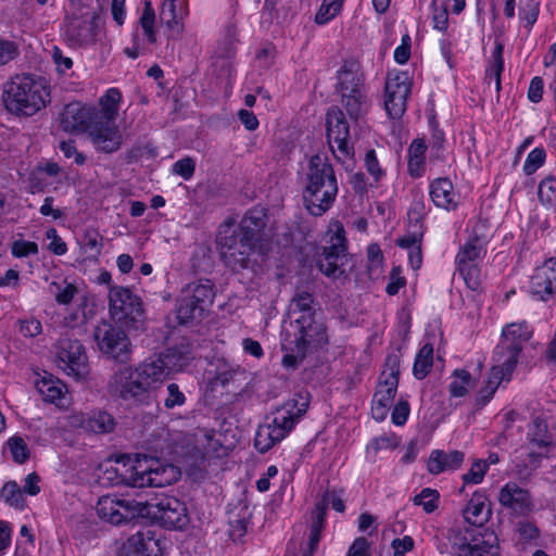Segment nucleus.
<instances>
[{
    "label": "nucleus",
    "mask_w": 556,
    "mask_h": 556,
    "mask_svg": "<svg viewBox=\"0 0 556 556\" xmlns=\"http://www.w3.org/2000/svg\"><path fill=\"white\" fill-rule=\"evenodd\" d=\"M4 109L17 117H31L50 102L47 80L31 74H16L2 86Z\"/></svg>",
    "instance_id": "obj_1"
},
{
    "label": "nucleus",
    "mask_w": 556,
    "mask_h": 556,
    "mask_svg": "<svg viewBox=\"0 0 556 556\" xmlns=\"http://www.w3.org/2000/svg\"><path fill=\"white\" fill-rule=\"evenodd\" d=\"M338 193V182L327 157L319 154L311 156L305 173L303 199L309 213L315 216L328 211Z\"/></svg>",
    "instance_id": "obj_2"
},
{
    "label": "nucleus",
    "mask_w": 556,
    "mask_h": 556,
    "mask_svg": "<svg viewBox=\"0 0 556 556\" xmlns=\"http://www.w3.org/2000/svg\"><path fill=\"white\" fill-rule=\"evenodd\" d=\"M277 408L273 414V419L258 426L254 446L261 453H266L275 444L283 440L294 428L295 424L305 414L308 402L301 394L296 395Z\"/></svg>",
    "instance_id": "obj_3"
},
{
    "label": "nucleus",
    "mask_w": 556,
    "mask_h": 556,
    "mask_svg": "<svg viewBox=\"0 0 556 556\" xmlns=\"http://www.w3.org/2000/svg\"><path fill=\"white\" fill-rule=\"evenodd\" d=\"M117 480L132 488L155 486L162 488L172 484L178 477V470L172 465H164L152 457H137L129 466L116 468Z\"/></svg>",
    "instance_id": "obj_4"
},
{
    "label": "nucleus",
    "mask_w": 556,
    "mask_h": 556,
    "mask_svg": "<svg viewBox=\"0 0 556 556\" xmlns=\"http://www.w3.org/2000/svg\"><path fill=\"white\" fill-rule=\"evenodd\" d=\"M452 552L457 556H498L497 536L465 525H453L446 533Z\"/></svg>",
    "instance_id": "obj_5"
},
{
    "label": "nucleus",
    "mask_w": 556,
    "mask_h": 556,
    "mask_svg": "<svg viewBox=\"0 0 556 556\" xmlns=\"http://www.w3.org/2000/svg\"><path fill=\"white\" fill-rule=\"evenodd\" d=\"M220 257L232 271H240L253 265L257 247L242 237L231 223L220 226L217 237Z\"/></svg>",
    "instance_id": "obj_6"
},
{
    "label": "nucleus",
    "mask_w": 556,
    "mask_h": 556,
    "mask_svg": "<svg viewBox=\"0 0 556 556\" xmlns=\"http://www.w3.org/2000/svg\"><path fill=\"white\" fill-rule=\"evenodd\" d=\"M137 514L159 521L168 529H182L189 522L186 505L168 495H159L146 502H138Z\"/></svg>",
    "instance_id": "obj_7"
},
{
    "label": "nucleus",
    "mask_w": 556,
    "mask_h": 556,
    "mask_svg": "<svg viewBox=\"0 0 556 556\" xmlns=\"http://www.w3.org/2000/svg\"><path fill=\"white\" fill-rule=\"evenodd\" d=\"M109 313L113 320L127 328L138 329L143 323L141 299L126 287H110Z\"/></svg>",
    "instance_id": "obj_8"
},
{
    "label": "nucleus",
    "mask_w": 556,
    "mask_h": 556,
    "mask_svg": "<svg viewBox=\"0 0 556 556\" xmlns=\"http://www.w3.org/2000/svg\"><path fill=\"white\" fill-rule=\"evenodd\" d=\"M214 285L210 280L188 283L182 290L177 304V318L180 324H188L201 317L213 304Z\"/></svg>",
    "instance_id": "obj_9"
},
{
    "label": "nucleus",
    "mask_w": 556,
    "mask_h": 556,
    "mask_svg": "<svg viewBox=\"0 0 556 556\" xmlns=\"http://www.w3.org/2000/svg\"><path fill=\"white\" fill-rule=\"evenodd\" d=\"M386 367L371 402V415L377 421L386 419L396 395L400 374L397 356L389 355L386 359Z\"/></svg>",
    "instance_id": "obj_10"
},
{
    "label": "nucleus",
    "mask_w": 556,
    "mask_h": 556,
    "mask_svg": "<svg viewBox=\"0 0 556 556\" xmlns=\"http://www.w3.org/2000/svg\"><path fill=\"white\" fill-rule=\"evenodd\" d=\"M532 334L533 329L525 320L506 325L502 330L501 341L494 349L493 359L517 366L523 345Z\"/></svg>",
    "instance_id": "obj_11"
},
{
    "label": "nucleus",
    "mask_w": 556,
    "mask_h": 556,
    "mask_svg": "<svg viewBox=\"0 0 556 556\" xmlns=\"http://www.w3.org/2000/svg\"><path fill=\"white\" fill-rule=\"evenodd\" d=\"M108 389L112 396L126 402L139 403L149 399L140 376L132 366H123L114 371Z\"/></svg>",
    "instance_id": "obj_12"
},
{
    "label": "nucleus",
    "mask_w": 556,
    "mask_h": 556,
    "mask_svg": "<svg viewBox=\"0 0 556 556\" xmlns=\"http://www.w3.org/2000/svg\"><path fill=\"white\" fill-rule=\"evenodd\" d=\"M93 338L103 354L119 362L128 359L131 344L121 328L102 320L94 327Z\"/></svg>",
    "instance_id": "obj_13"
},
{
    "label": "nucleus",
    "mask_w": 556,
    "mask_h": 556,
    "mask_svg": "<svg viewBox=\"0 0 556 556\" xmlns=\"http://www.w3.org/2000/svg\"><path fill=\"white\" fill-rule=\"evenodd\" d=\"M56 364L67 376L85 379L89 372L84 345L78 340L63 338L56 345Z\"/></svg>",
    "instance_id": "obj_14"
},
{
    "label": "nucleus",
    "mask_w": 556,
    "mask_h": 556,
    "mask_svg": "<svg viewBox=\"0 0 556 556\" xmlns=\"http://www.w3.org/2000/svg\"><path fill=\"white\" fill-rule=\"evenodd\" d=\"M412 91V78L407 72H391L384 84V108L392 118H400L406 111Z\"/></svg>",
    "instance_id": "obj_15"
},
{
    "label": "nucleus",
    "mask_w": 556,
    "mask_h": 556,
    "mask_svg": "<svg viewBox=\"0 0 556 556\" xmlns=\"http://www.w3.org/2000/svg\"><path fill=\"white\" fill-rule=\"evenodd\" d=\"M327 137L330 148L339 161L350 159L354 154L350 144V128L343 112L333 108L327 113Z\"/></svg>",
    "instance_id": "obj_16"
},
{
    "label": "nucleus",
    "mask_w": 556,
    "mask_h": 556,
    "mask_svg": "<svg viewBox=\"0 0 556 556\" xmlns=\"http://www.w3.org/2000/svg\"><path fill=\"white\" fill-rule=\"evenodd\" d=\"M294 323V344L301 356H305L309 348H318L327 342L326 327L316 316L296 317Z\"/></svg>",
    "instance_id": "obj_17"
},
{
    "label": "nucleus",
    "mask_w": 556,
    "mask_h": 556,
    "mask_svg": "<svg viewBox=\"0 0 556 556\" xmlns=\"http://www.w3.org/2000/svg\"><path fill=\"white\" fill-rule=\"evenodd\" d=\"M529 291L533 298L543 302L556 296V257H549L535 267L530 277Z\"/></svg>",
    "instance_id": "obj_18"
},
{
    "label": "nucleus",
    "mask_w": 556,
    "mask_h": 556,
    "mask_svg": "<svg viewBox=\"0 0 556 556\" xmlns=\"http://www.w3.org/2000/svg\"><path fill=\"white\" fill-rule=\"evenodd\" d=\"M267 222L266 210L255 206L243 215L236 230L261 250L262 242L269 238Z\"/></svg>",
    "instance_id": "obj_19"
},
{
    "label": "nucleus",
    "mask_w": 556,
    "mask_h": 556,
    "mask_svg": "<svg viewBox=\"0 0 556 556\" xmlns=\"http://www.w3.org/2000/svg\"><path fill=\"white\" fill-rule=\"evenodd\" d=\"M88 135L96 150L104 153L116 152L123 143V135L116 122L93 119Z\"/></svg>",
    "instance_id": "obj_20"
},
{
    "label": "nucleus",
    "mask_w": 556,
    "mask_h": 556,
    "mask_svg": "<svg viewBox=\"0 0 556 556\" xmlns=\"http://www.w3.org/2000/svg\"><path fill=\"white\" fill-rule=\"evenodd\" d=\"M137 503L134 502L131 505L129 502L105 495L99 498L96 509L102 520L117 526L138 515Z\"/></svg>",
    "instance_id": "obj_21"
},
{
    "label": "nucleus",
    "mask_w": 556,
    "mask_h": 556,
    "mask_svg": "<svg viewBox=\"0 0 556 556\" xmlns=\"http://www.w3.org/2000/svg\"><path fill=\"white\" fill-rule=\"evenodd\" d=\"M500 504L517 515H526L532 508V500L526 489L516 482H507L498 493Z\"/></svg>",
    "instance_id": "obj_22"
},
{
    "label": "nucleus",
    "mask_w": 556,
    "mask_h": 556,
    "mask_svg": "<svg viewBox=\"0 0 556 556\" xmlns=\"http://www.w3.org/2000/svg\"><path fill=\"white\" fill-rule=\"evenodd\" d=\"M429 195L433 204L445 211H455L460 202V195L453 182L446 177L432 180L429 185Z\"/></svg>",
    "instance_id": "obj_23"
},
{
    "label": "nucleus",
    "mask_w": 556,
    "mask_h": 556,
    "mask_svg": "<svg viewBox=\"0 0 556 556\" xmlns=\"http://www.w3.org/2000/svg\"><path fill=\"white\" fill-rule=\"evenodd\" d=\"M527 437L532 450L528 454L529 464L526 465V467H529L530 470H533L538 467L539 460L542 456L540 453H536L534 448H541L551 445L553 442V435L547 429L546 421L541 417H535L529 425Z\"/></svg>",
    "instance_id": "obj_24"
},
{
    "label": "nucleus",
    "mask_w": 556,
    "mask_h": 556,
    "mask_svg": "<svg viewBox=\"0 0 556 556\" xmlns=\"http://www.w3.org/2000/svg\"><path fill=\"white\" fill-rule=\"evenodd\" d=\"M122 549L131 556H161V544L154 533L149 530H141L128 538Z\"/></svg>",
    "instance_id": "obj_25"
},
{
    "label": "nucleus",
    "mask_w": 556,
    "mask_h": 556,
    "mask_svg": "<svg viewBox=\"0 0 556 556\" xmlns=\"http://www.w3.org/2000/svg\"><path fill=\"white\" fill-rule=\"evenodd\" d=\"M165 368H167L166 364H163L157 356L149 357L136 366L148 396L169 377Z\"/></svg>",
    "instance_id": "obj_26"
},
{
    "label": "nucleus",
    "mask_w": 556,
    "mask_h": 556,
    "mask_svg": "<svg viewBox=\"0 0 556 556\" xmlns=\"http://www.w3.org/2000/svg\"><path fill=\"white\" fill-rule=\"evenodd\" d=\"M334 90L340 97V103L351 118L358 119L367 113L369 100L366 88H334Z\"/></svg>",
    "instance_id": "obj_27"
},
{
    "label": "nucleus",
    "mask_w": 556,
    "mask_h": 556,
    "mask_svg": "<svg viewBox=\"0 0 556 556\" xmlns=\"http://www.w3.org/2000/svg\"><path fill=\"white\" fill-rule=\"evenodd\" d=\"M93 121L92 108L84 106L80 103H70L62 114V125L67 131H89Z\"/></svg>",
    "instance_id": "obj_28"
},
{
    "label": "nucleus",
    "mask_w": 556,
    "mask_h": 556,
    "mask_svg": "<svg viewBox=\"0 0 556 556\" xmlns=\"http://www.w3.org/2000/svg\"><path fill=\"white\" fill-rule=\"evenodd\" d=\"M344 238L336 233L331 237V244L324 249L323 256L318 261L320 271L326 276H336L340 271V267L343 264L342 261L345 257Z\"/></svg>",
    "instance_id": "obj_29"
},
{
    "label": "nucleus",
    "mask_w": 556,
    "mask_h": 556,
    "mask_svg": "<svg viewBox=\"0 0 556 556\" xmlns=\"http://www.w3.org/2000/svg\"><path fill=\"white\" fill-rule=\"evenodd\" d=\"M492 515L490 502L484 492L476 491L463 510L465 520L472 527L480 529L489 521Z\"/></svg>",
    "instance_id": "obj_30"
},
{
    "label": "nucleus",
    "mask_w": 556,
    "mask_h": 556,
    "mask_svg": "<svg viewBox=\"0 0 556 556\" xmlns=\"http://www.w3.org/2000/svg\"><path fill=\"white\" fill-rule=\"evenodd\" d=\"M334 88H366L365 74L361 63L355 59H346L336 73Z\"/></svg>",
    "instance_id": "obj_31"
},
{
    "label": "nucleus",
    "mask_w": 556,
    "mask_h": 556,
    "mask_svg": "<svg viewBox=\"0 0 556 556\" xmlns=\"http://www.w3.org/2000/svg\"><path fill=\"white\" fill-rule=\"evenodd\" d=\"M465 460V454L460 451L444 452L433 450L427 462V469L431 475H440L444 471H454L460 468Z\"/></svg>",
    "instance_id": "obj_32"
},
{
    "label": "nucleus",
    "mask_w": 556,
    "mask_h": 556,
    "mask_svg": "<svg viewBox=\"0 0 556 556\" xmlns=\"http://www.w3.org/2000/svg\"><path fill=\"white\" fill-rule=\"evenodd\" d=\"M35 386L43 401L56 406L64 405L67 388L60 379L46 372L36 380Z\"/></svg>",
    "instance_id": "obj_33"
},
{
    "label": "nucleus",
    "mask_w": 556,
    "mask_h": 556,
    "mask_svg": "<svg viewBox=\"0 0 556 556\" xmlns=\"http://www.w3.org/2000/svg\"><path fill=\"white\" fill-rule=\"evenodd\" d=\"M122 93L117 88H110L99 99V109L92 108L93 119L116 122Z\"/></svg>",
    "instance_id": "obj_34"
},
{
    "label": "nucleus",
    "mask_w": 556,
    "mask_h": 556,
    "mask_svg": "<svg viewBox=\"0 0 556 556\" xmlns=\"http://www.w3.org/2000/svg\"><path fill=\"white\" fill-rule=\"evenodd\" d=\"M188 14L187 5L182 0H164L161 9V20L167 27L181 31L180 21Z\"/></svg>",
    "instance_id": "obj_35"
},
{
    "label": "nucleus",
    "mask_w": 556,
    "mask_h": 556,
    "mask_svg": "<svg viewBox=\"0 0 556 556\" xmlns=\"http://www.w3.org/2000/svg\"><path fill=\"white\" fill-rule=\"evenodd\" d=\"M427 147L420 139H415L408 148L407 169L412 177L419 178L425 174V154Z\"/></svg>",
    "instance_id": "obj_36"
},
{
    "label": "nucleus",
    "mask_w": 556,
    "mask_h": 556,
    "mask_svg": "<svg viewBox=\"0 0 556 556\" xmlns=\"http://www.w3.org/2000/svg\"><path fill=\"white\" fill-rule=\"evenodd\" d=\"M485 254L484 245L478 238H471L460 247L456 255L457 265L480 264Z\"/></svg>",
    "instance_id": "obj_37"
},
{
    "label": "nucleus",
    "mask_w": 556,
    "mask_h": 556,
    "mask_svg": "<svg viewBox=\"0 0 556 556\" xmlns=\"http://www.w3.org/2000/svg\"><path fill=\"white\" fill-rule=\"evenodd\" d=\"M155 21L156 16L154 9L152 8V4L149 1H146L141 15L138 20V28L135 31L139 33L140 29L143 39L149 45H154L157 41Z\"/></svg>",
    "instance_id": "obj_38"
},
{
    "label": "nucleus",
    "mask_w": 556,
    "mask_h": 556,
    "mask_svg": "<svg viewBox=\"0 0 556 556\" xmlns=\"http://www.w3.org/2000/svg\"><path fill=\"white\" fill-rule=\"evenodd\" d=\"M515 368L516 366L513 364L507 362L501 364L496 359H493V366L484 386L495 393L502 382H509L511 380Z\"/></svg>",
    "instance_id": "obj_39"
},
{
    "label": "nucleus",
    "mask_w": 556,
    "mask_h": 556,
    "mask_svg": "<svg viewBox=\"0 0 556 556\" xmlns=\"http://www.w3.org/2000/svg\"><path fill=\"white\" fill-rule=\"evenodd\" d=\"M515 368L516 366L513 364L507 362L501 364L496 359H493V366L484 386L495 393L502 382H509L511 380Z\"/></svg>",
    "instance_id": "obj_40"
},
{
    "label": "nucleus",
    "mask_w": 556,
    "mask_h": 556,
    "mask_svg": "<svg viewBox=\"0 0 556 556\" xmlns=\"http://www.w3.org/2000/svg\"><path fill=\"white\" fill-rule=\"evenodd\" d=\"M84 429L93 433H108L114 429V418L106 412H94L81 421Z\"/></svg>",
    "instance_id": "obj_41"
},
{
    "label": "nucleus",
    "mask_w": 556,
    "mask_h": 556,
    "mask_svg": "<svg viewBox=\"0 0 556 556\" xmlns=\"http://www.w3.org/2000/svg\"><path fill=\"white\" fill-rule=\"evenodd\" d=\"M433 363V345L426 343L416 355L413 374L417 379H424L430 371Z\"/></svg>",
    "instance_id": "obj_42"
},
{
    "label": "nucleus",
    "mask_w": 556,
    "mask_h": 556,
    "mask_svg": "<svg viewBox=\"0 0 556 556\" xmlns=\"http://www.w3.org/2000/svg\"><path fill=\"white\" fill-rule=\"evenodd\" d=\"M540 0H520L519 22L529 34L540 14Z\"/></svg>",
    "instance_id": "obj_43"
},
{
    "label": "nucleus",
    "mask_w": 556,
    "mask_h": 556,
    "mask_svg": "<svg viewBox=\"0 0 556 556\" xmlns=\"http://www.w3.org/2000/svg\"><path fill=\"white\" fill-rule=\"evenodd\" d=\"M194 439V450L202 456L216 451L217 441L215 440V431L205 428H199L192 433Z\"/></svg>",
    "instance_id": "obj_44"
},
{
    "label": "nucleus",
    "mask_w": 556,
    "mask_h": 556,
    "mask_svg": "<svg viewBox=\"0 0 556 556\" xmlns=\"http://www.w3.org/2000/svg\"><path fill=\"white\" fill-rule=\"evenodd\" d=\"M289 314L292 316L299 315L298 317L316 316L313 309L312 295L307 292L296 293L289 305Z\"/></svg>",
    "instance_id": "obj_45"
},
{
    "label": "nucleus",
    "mask_w": 556,
    "mask_h": 556,
    "mask_svg": "<svg viewBox=\"0 0 556 556\" xmlns=\"http://www.w3.org/2000/svg\"><path fill=\"white\" fill-rule=\"evenodd\" d=\"M50 291L54 294L55 302L60 305H68L78 293V288L71 282H51Z\"/></svg>",
    "instance_id": "obj_46"
},
{
    "label": "nucleus",
    "mask_w": 556,
    "mask_h": 556,
    "mask_svg": "<svg viewBox=\"0 0 556 556\" xmlns=\"http://www.w3.org/2000/svg\"><path fill=\"white\" fill-rule=\"evenodd\" d=\"M0 500L17 509H23L25 506L22 489L15 481H9L2 486Z\"/></svg>",
    "instance_id": "obj_47"
},
{
    "label": "nucleus",
    "mask_w": 556,
    "mask_h": 556,
    "mask_svg": "<svg viewBox=\"0 0 556 556\" xmlns=\"http://www.w3.org/2000/svg\"><path fill=\"white\" fill-rule=\"evenodd\" d=\"M538 197L542 205L556 207V177L547 176L540 181Z\"/></svg>",
    "instance_id": "obj_48"
},
{
    "label": "nucleus",
    "mask_w": 556,
    "mask_h": 556,
    "mask_svg": "<svg viewBox=\"0 0 556 556\" xmlns=\"http://www.w3.org/2000/svg\"><path fill=\"white\" fill-rule=\"evenodd\" d=\"M163 364H166V371L170 376L173 372L182 370L189 363V357L176 350H167L157 355Z\"/></svg>",
    "instance_id": "obj_49"
},
{
    "label": "nucleus",
    "mask_w": 556,
    "mask_h": 556,
    "mask_svg": "<svg viewBox=\"0 0 556 556\" xmlns=\"http://www.w3.org/2000/svg\"><path fill=\"white\" fill-rule=\"evenodd\" d=\"M452 381L450 383V392L452 396H464L471 386V375L465 369H456L453 372Z\"/></svg>",
    "instance_id": "obj_50"
},
{
    "label": "nucleus",
    "mask_w": 556,
    "mask_h": 556,
    "mask_svg": "<svg viewBox=\"0 0 556 556\" xmlns=\"http://www.w3.org/2000/svg\"><path fill=\"white\" fill-rule=\"evenodd\" d=\"M5 446L9 448L12 459L17 464H24L29 459L30 451L25 440L20 435L11 437Z\"/></svg>",
    "instance_id": "obj_51"
},
{
    "label": "nucleus",
    "mask_w": 556,
    "mask_h": 556,
    "mask_svg": "<svg viewBox=\"0 0 556 556\" xmlns=\"http://www.w3.org/2000/svg\"><path fill=\"white\" fill-rule=\"evenodd\" d=\"M425 233L424 226L417 224H408V232L396 240V244L403 249H417L420 248L421 240Z\"/></svg>",
    "instance_id": "obj_52"
},
{
    "label": "nucleus",
    "mask_w": 556,
    "mask_h": 556,
    "mask_svg": "<svg viewBox=\"0 0 556 556\" xmlns=\"http://www.w3.org/2000/svg\"><path fill=\"white\" fill-rule=\"evenodd\" d=\"M323 515V510L318 509L316 511L315 519L311 526L307 548L303 552V556H314L315 552L317 551L318 543L321 536Z\"/></svg>",
    "instance_id": "obj_53"
},
{
    "label": "nucleus",
    "mask_w": 556,
    "mask_h": 556,
    "mask_svg": "<svg viewBox=\"0 0 556 556\" xmlns=\"http://www.w3.org/2000/svg\"><path fill=\"white\" fill-rule=\"evenodd\" d=\"M342 8V0H324L315 15V22L324 25L336 17Z\"/></svg>",
    "instance_id": "obj_54"
},
{
    "label": "nucleus",
    "mask_w": 556,
    "mask_h": 556,
    "mask_svg": "<svg viewBox=\"0 0 556 556\" xmlns=\"http://www.w3.org/2000/svg\"><path fill=\"white\" fill-rule=\"evenodd\" d=\"M480 264H470V265H457V269L459 275L463 277L466 286L476 291L481 286V271Z\"/></svg>",
    "instance_id": "obj_55"
},
{
    "label": "nucleus",
    "mask_w": 556,
    "mask_h": 556,
    "mask_svg": "<svg viewBox=\"0 0 556 556\" xmlns=\"http://www.w3.org/2000/svg\"><path fill=\"white\" fill-rule=\"evenodd\" d=\"M489 470V464L483 459H476L472 462L469 470L463 475L462 479L464 484H479Z\"/></svg>",
    "instance_id": "obj_56"
},
{
    "label": "nucleus",
    "mask_w": 556,
    "mask_h": 556,
    "mask_svg": "<svg viewBox=\"0 0 556 556\" xmlns=\"http://www.w3.org/2000/svg\"><path fill=\"white\" fill-rule=\"evenodd\" d=\"M503 68L504 60L502 55V47L498 46L493 53V61L486 71V78H489L490 84L491 81H494L496 91L501 89V74L503 72Z\"/></svg>",
    "instance_id": "obj_57"
},
{
    "label": "nucleus",
    "mask_w": 556,
    "mask_h": 556,
    "mask_svg": "<svg viewBox=\"0 0 556 556\" xmlns=\"http://www.w3.org/2000/svg\"><path fill=\"white\" fill-rule=\"evenodd\" d=\"M439 493L437 490L426 488L414 497V504L422 506L428 514L438 508Z\"/></svg>",
    "instance_id": "obj_58"
},
{
    "label": "nucleus",
    "mask_w": 556,
    "mask_h": 556,
    "mask_svg": "<svg viewBox=\"0 0 556 556\" xmlns=\"http://www.w3.org/2000/svg\"><path fill=\"white\" fill-rule=\"evenodd\" d=\"M546 153L543 148L533 149L527 156L523 164V172L526 175L535 173L545 162Z\"/></svg>",
    "instance_id": "obj_59"
},
{
    "label": "nucleus",
    "mask_w": 556,
    "mask_h": 556,
    "mask_svg": "<svg viewBox=\"0 0 556 556\" xmlns=\"http://www.w3.org/2000/svg\"><path fill=\"white\" fill-rule=\"evenodd\" d=\"M167 395L164 399V406L167 409L180 407L186 403V395L177 383H169L166 388Z\"/></svg>",
    "instance_id": "obj_60"
},
{
    "label": "nucleus",
    "mask_w": 556,
    "mask_h": 556,
    "mask_svg": "<svg viewBox=\"0 0 556 556\" xmlns=\"http://www.w3.org/2000/svg\"><path fill=\"white\" fill-rule=\"evenodd\" d=\"M173 173L182 177L185 180H189L195 170V162L192 157H184L178 160L173 165Z\"/></svg>",
    "instance_id": "obj_61"
},
{
    "label": "nucleus",
    "mask_w": 556,
    "mask_h": 556,
    "mask_svg": "<svg viewBox=\"0 0 556 556\" xmlns=\"http://www.w3.org/2000/svg\"><path fill=\"white\" fill-rule=\"evenodd\" d=\"M12 255L15 257H26L38 253V245L33 241L16 240L12 244Z\"/></svg>",
    "instance_id": "obj_62"
},
{
    "label": "nucleus",
    "mask_w": 556,
    "mask_h": 556,
    "mask_svg": "<svg viewBox=\"0 0 556 556\" xmlns=\"http://www.w3.org/2000/svg\"><path fill=\"white\" fill-rule=\"evenodd\" d=\"M364 163L367 172L374 177L375 181H378L384 175V172L380 167L375 150L370 149L366 152Z\"/></svg>",
    "instance_id": "obj_63"
},
{
    "label": "nucleus",
    "mask_w": 556,
    "mask_h": 556,
    "mask_svg": "<svg viewBox=\"0 0 556 556\" xmlns=\"http://www.w3.org/2000/svg\"><path fill=\"white\" fill-rule=\"evenodd\" d=\"M346 556H371V545L365 536L356 538L348 549Z\"/></svg>",
    "instance_id": "obj_64"
}]
</instances>
